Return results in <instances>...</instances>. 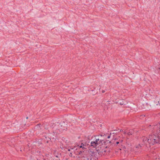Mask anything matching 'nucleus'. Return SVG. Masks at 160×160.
I'll return each instance as SVG.
<instances>
[{
  "instance_id": "6",
  "label": "nucleus",
  "mask_w": 160,
  "mask_h": 160,
  "mask_svg": "<svg viewBox=\"0 0 160 160\" xmlns=\"http://www.w3.org/2000/svg\"><path fill=\"white\" fill-rule=\"evenodd\" d=\"M64 124L65 125V123H62V125H61V123L59 124V130L61 131H62L64 130H65L67 128L66 127H62V124Z\"/></svg>"
},
{
  "instance_id": "13",
  "label": "nucleus",
  "mask_w": 160,
  "mask_h": 160,
  "mask_svg": "<svg viewBox=\"0 0 160 160\" xmlns=\"http://www.w3.org/2000/svg\"><path fill=\"white\" fill-rule=\"evenodd\" d=\"M122 131V130H120V132H121V131Z\"/></svg>"
},
{
  "instance_id": "18",
  "label": "nucleus",
  "mask_w": 160,
  "mask_h": 160,
  "mask_svg": "<svg viewBox=\"0 0 160 160\" xmlns=\"http://www.w3.org/2000/svg\"><path fill=\"white\" fill-rule=\"evenodd\" d=\"M47 142H48V141H47Z\"/></svg>"
},
{
  "instance_id": "10",
  "label": "nucleus",
  "mask_w": 160,
  "mask_h": 160,
  "mask_svg": "<svg viewBox=\"0 0 160 160\" xmlns=\"http://www.w3.org/2000/svg\"><path fill=\"white\" fill-rule=\"evenodd\" d=\"M128 135H132V133L131 132V133H130V132H129L128 133Z\"/></svg>"
},
{
  "instance_id": "7",
  "label": "nucleus",
  "mask_w": 160,
  "mask_h": 160,
  "mask_svg": "<svg viewBox=\"0 0 160 160\" xmlns=\"http://www.w3.org/2000/svg\"><path fill=\"white\" fill-rule=\"evenodd\" d=\"M54 155L55 156L56 158H59L60 156V154H57L56 151H54Z\"/></svg>"
},
{
  "instance_id": "5",
  "label": "nucleus",
  "mask_w": 160,
  "mask_h": 160,
  "mask_svg": "<svg viewBox=\"0 0 160 160\" xmlns=\"http://www.w3.org/2000/svg\"><path fill=\"white\" fill-rule=\"evenodd\" d=\"M152 104L154 106L160 105V98H156L155 100L152 102Z\"/></svg>"
},
{
  "instance_id": "15",
  "label": "nucleus",
  "mask_w": 160,
  "mask_h": 160,
  "mask_svg": "<svg viewBox=\"0 0 160 160\" xmlns=\"http://www.w3.org/2000/svg\"><path fill=\"white\" fill-rule=\"evenodd\" d=\"M26 118H27V119H28V117H27Z\"/></svg>"
},
{
  "instance_id": "12",
  "label": "nucleus",
  "mask_w": 160,
  "mask_h": 160,
  "mask_svg": "<svg viewBox=\"0 0 160 160\" xmlns=\"http://www.w3.org/2000/svg\"><path fill=\"white\" fill-rule=\"evenodd\" d=\"M110 136H109L108 137V138H110Z\"/></svg>"
},
{
  "instance_id": "16",
  "label": "nucleus",
  "mask_w": 160,
  "mask_h": 160,
  "mask_svg": "<svg viewBox=\"0 0 160 160\" xmlns=\"http://www.w3.org/2000/svg\"><path fill=\"white\" fill-rule=\"evenodd\" d=\"M124 133H126V132H124Z\"/></svg>"
},
{
  "instance_id": "8",
  "label": "nucleus",
  "mask_w": 160,
  "mask_h": 160,
  "mask_svg": "<svg viewBox=\"0 0 160 160\" xmlns=\"http://www.w3.org/2000/svg\"><path fill=\"white\" fill-rule=\"evenodd\" d=\"M121 105H125L126 104V103H124L123 101H122V102H120L119 103Z\"/></svg>"
},
{
  "instance_id": "14",
  "label": "nucleus",
  "mask_w": 160,
  "mask_h": 160,
  "mask_svg": "<svg viewBox=\"0 0 160 160\" xmlns=\"http://www.w3.org/2000/svg\"><path fill=\"white\" fill-rule=\"evenodd\" d=\"M102 92L103 93H104V91H103Z\"/></svg>"
},
{
  "instance_id": "17",
  "label": "nucleus",
  "mask_w": 160,
  "mask_h": 160,
  "mask_svg": "<svg viewBox=\"0 0 160 160\" xmlns=\"http://www.w3.org/2000/svg\"><path fill=\"white\" fill-rule=\"evenodd\" d=\"M45 138H47V137H45Z\"/></svg>"
},
{
  "instance_id": "2",
  "label": "nucleus",
  "mask_w": 160,
  "mask_h": 160,
  "mask_svg": "<svg viewBox=\"0 0 160 160\" xmlns=\"http://www.w3.org/2000/svg\"><path fill=\"white\" fill-rule=\"evenodd\" d=\"M100 144L97 148V151L99 155H102L108 153L110 152V149L109 147L106 146L105 143Z\"/></svg>"
},
{
  "instance_id": "11",
  "label": "nucleus",
  "mask_w": 160,
  "mask_h": 160,
  "mask_svg": "<svg viewBox=\"0 0 160 160\" xmlns=\"http://www.w3.org/2000/svg\"><path fill=\"white\" fill-rule=\"evenodd\" d=\"M119 143V142H116V144H118Z\"/></svg>"
},
{
  "instance_id": "1",
  "label": "nucleus",
  "mask_w": 160,
  "mask_h": 160,
  "mask_svg": "<svg viewBox=\"0 0 160 160\" xmlns=\"http://www.w3.org/2000/svg\"><path fill=\"white\" fill-rule=\"evenodd\" d=\"M104 142L103 140L99 139L96 136H92L88 142H85L81 141L77 142L75 144L74 147L70 148L68 149L70 152L69 156L72 157V153L73 152L76 155H79L87 150L88 146L96 148L102 142Z\"/></svg>"
},
{
  "instance_id": "3",
  "label": "nucleus",
  "mask_w": 160,
  "mask_h": 160,
  "mask_svg": "<svg viewBox=\"0 0 160 160\" xmlns=\"http://www.w3.org/2000/svg\"><path fill=\"white\" fill-rule=\"evenodd\" d=\"M157 137L154 135H152L149 136L147 140V142L150 145H153L158 142Z\"/></svg>"
},
{
  "instance_id": "4",
  "label": "nucleus",
  "mask_w": 160,
  "mask_h": 160,
  "mask_svg": "<svg viewBox=\"0 0 160 160\" xmlns=\"http://www.w3.org/2000/svg\"><path fill=\"white\" fill-rule=\"evenodd\" d=\"M96 153L93 151H88L87 159L88 160H95L97 158Z\"/></svg>"
},
{
  "instance_id": "9",
  "label": "nucleus",
  "mask_w": 160,
  "mask_h": 160,
  "mask_svg": "<svg viewBox=\"0 0 160 160\" xmlns=\"http://www.w3.org/2000/svg\"><path fill=\"white\" fill-rule=\"evenodd\" d=\"M50 137H48V138L49 139L51 140L52 138H53V137H52V138L50 136Z\"/></svg>"
}]
</instances>
